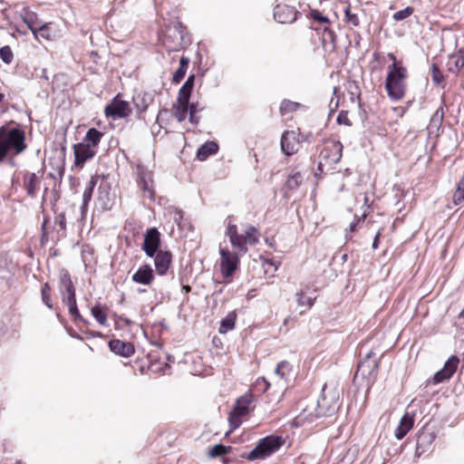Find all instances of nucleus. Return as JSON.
Listing matches in <instances>:
<instances>
[{
	"instance_id": "63",
	"label": "nucleus",
	"mask_w": 464,
	"mask_h": 464,
	"mask_svg": "<svg viewBox=\"0 0 464 464\" xmlns=\"http://www.w3.org/2000/svg\"><path fill=\"white\" fill-rule=\"evenodd\" d=\"M357 222H359V220H357L356 222H353V223L350 225V227H349L350 232H353V231L355 230V227H356Z\"/></svg>"
},
{
	"instance_id": "48",
	"label": "nucleus",
	"mask_w": 464,
	"mask_h": 464,
	"mask_svg": "<svg viewBox=\"0 0 464 464\" xmlns=\"http://www.w3.org/2000/svg\"><path fill=\"white\" fill-rule=\"evenodd\" d=\"M431 78L435 84H440L444 80L442 72L435 63L431 65Z\"/></svg>"
},
{
	"instance_id": "8",
	"label": "nucleus",
	"mask_w": 464,
	"mask_h": 464,
	"mask_svg": "<svg viewBox=\"0 0 464 464\" xmlns=\"http://www.w3.org/2000/svg\"><path fill=\"white\" fill-rule=\"evenodd\" d=\"M59 290L62 295L63 303L72 302L76 299L75 287L71 276L66 269H62L59 274Z\"/></svg>"
},
{
	"instance_id": "22",
	"label": "nucleus",
	"mask_w": 464,
	"mask_h": 464,
	"mask_svg": "<svg viewBox=\"0 0 464 464\" xmlns=\"http://www.w3.org/2000/svg\"><path fill=\"white\" fill-rule=\"evenodd\" d=\"M194 82L195 75H189L186 82H184V84L179 89L177 100L181 101L183 103H188L191 92L194 86Z\"/></svg>"
},
{
	"instance_id": "21",
	"label": "nucleus",
	"mask_w": 464,
	"mask_h": 464,
	"mask_svg": "<svg viewBox=\"0 0 464 464\" xmlns=\"http://www.w3.org/2000/svg\"><path fill=\"white\" fill-rule=\"evenodd\" d=\"M413 417L410 416L408 413L404 414L401 419L400 424L395 430V438L397 440L403 439L413 427Z\"/></svg>"
},
{
	"instance_id": "47",
	"label": "nucleus",
	"mask_w": 464,
	"mask_h": 464,
	"mask_svg": "<svg viewBox=\"0 0 464 464\" xmlns=\"http://www.w3.org/2000/svg\"><path fill=\"white\" fill-rule=\"evenodd\" d=\"M412 13H413V8L411 6H407L404 9L394 13L392 17L395 21H402V20L408 18L409 16H411L412 14Z\"/></svg>"
},
{
	"instance_id": "35",
	"label": "nucleus",
	"mask_w": 464,
	"mask_h": 464,
	"mask_svg": "<svg viewBox=\"0 0 464 464\" xmlns=\"http://www.w3.org/2000/svg\"><path fill=\"white\" fill-rule=\"evenodd\" d=\"M92 315L102 325L107 323V314L100 305H95L91 309Z\"/></svg>"
},
{
	"instance_id": "42",
	"label": "nucleus",
	"mask_w": 464,
	"mask_h": 464,
	"mask_svg": "<svg viewBox=\"0 0 464 464\" xmlns=\"http://www.w3.org/2000/svg\"><path fill=\"white\" fill-rule=\"evenodd\" d=\"M50 290H51V287H50L49 284L45 283L41 289V296H42V300L44 303V304L49 309H53V304H52L51 298H50Z\"/></svg>"
},
{
	"instance_id": "19",
	"label": "nucleus",
	"mask_w": 464,
	"mask_h": 464,
	"mask_svg": "<svg viewBox=\"0 0 464 464\" xmlns=\"http://www.w3.org/2000/svg\"><path fill=\"white\" fill-rule=\"evenodd\" d=\"M433 440L434 436L432 433L425 431L420 432L417 435L415 455L420 457L426 452L430 449Z\"/></svg>"
},
{
	"instance_id": "5",
	"label": "nucleus",
	"mask_w": 464,
	"mask_h": 464,
	"mask_svg": "<svg viewBox=\"0 0 464 464\" xmlns=\"http://www.w3.org/2000/svg\"><path fill=\"white\" fill-rule=\"evenodd\" d=\"M339 408V394L337 392H329L327 394H324L317 401L316 416H331Z\"/></svg>"
},
{
	"instance_id": "26",
	"label": "nucleus",
	"mask_w": 464,
	"mask_h": 464,
	"mask_svg": "<svg viewBox=\"0 0 464 464\" xmlns=\"http://www.w3.org/2000/svg\"><path fill=\"white\" fill-rule=\"evenodd\" d=\"M237 319V314L235 312H229L225 318H223L220 322V326L218 328V333L221 334H227L228 331H231L235 327V323Z\"/></svg>"
},
{
	"instance_id": "14",
	"label": "nucleus",
	"mask_w": 464,
	"mask_h": 464,
	"mask_svg": "<svg viewBox=\"0 0 464 464\" xmlns=\"http://www.w3.org/2000/svg\"><path fill=\"white\" fill-rule=\"evenodd\" d=\"M297 11L289 5H276L274 9L275 20L280 24H291L296 20Z\"/></svg>"
},
{
	"instance_id": "50",
	"label": "nucleus",
	"mask_w": 464,
	"mask_h": 464,
	"mask_svg": "<svg viewBox=\"0 0 464 464\" xmlns=\"http://www.w3.org/2000/svg\"><path fill=\"white\" fill-rule=\"evenodd\" d=\"M443 117H444V112H443V109L440 107L439 108L435 113L433 114V116L431 117L430 119V122L432 124H434V126H439L440 125L442 120H443Z\"/></svg>"
},
{
	"instance_id": "29",
	"label": "nucleus",
	"mask_w": 464,
	"mask_h": 464,
	"mask_svg": "<svg viewBox=\"0 0 464 464\" xmlns=\"http://www.w3.org/2000/svg\"><path fill=\"white\" fill-rule=\"evenodd\" d=\"M252 399L250 395H245L237 400L233 411L245 416L248 412V407Z\"/></svg>"
},
{
	"instance_id": "20",
	"label": "nucleus",
	"mask_w": 464,
	"mask_h": 464,
	"mask_svg": "<svg viewBox=\"0 0 464 464\" xmlns=\"http://www.w3.org/2000/svg\"><path fill=\"white\" fill-rule=\"evenodd\" d=\"M154 94L151 92H140L133 97V102L138 111L143 112L153 102Z\"/></svg>"
},
{
	"instance_id": "9",
	"label": "nucleus",
	"mask_w": 464,
	"mask_h": 464,
	"mask_svg": "<svg viewBox=\"0 0 464 464\" xmlns=\"http://www.w3.org/2000/svg\"><path fill=\"white\" fill-rule=\"evenodd\" d=\"M131 112L130 104L128 102L122 101L119 98V95L114 97L110 104L104 109V113L107 117L112 119H120L128 117Z\"/></svg>"
},
{
	"instance_id": "2",
	"label": "nucleus",
	"mask_w": 464,
	"mask_h": 464,
	"mask_svg": "<svg viewBox=\"0 0 464 464\" xmlns=\"http://www.w3.org/2000/svg\"><path fill=\"white\" fill-rule=\"evenodd\" d=\"M24 131L20 128L0 127V161H3L9 152L20 154L26 149Z\"/></svg>"
},
{
	"instance_id": "36",
	"label": "nucleus",
	"mask_w": 464,
	"mask_h": 464,
	"mask_svg": "<svg viewBox=\"0 0 464 464\" xmlns=\"http://www.w3.org/2000/svg\"><path fill=\"white\" fill-rule=\"evenodd\" d=\"M303 181V176L300 172H295L290 175L286 180V187L289 189H296Z\"/></svg>"
},
{
	"instance_id": "12",
	"label": "nucleus",
	"mask_w": 464,
	"mask_h": 464,
	"mask_svg": "<svg viewBox=\"0 0 464 464\" xmlns=\"http://www.w3.org/2000/svg\"><path fill=\"white\" fill-rule=\"evenodd\" d=\"M221 272L224 277L231 276L237 267L238 258L227 248H220Z\"/></svg>"
},
{
	"instance_id": "32",
	"label": "nucleus",
	"mask_w": 464,
	"mask_h": 464,
	"mask_svg": "<svg viewBox=\"0 0 464 464\" xmlns=\"http://www.w3.org/2000/svg\"><path fill=\"white\" fill-rule=\"evenodd\" d=\"M291 371H292V366H291L290 362L287 361H282L277 364V366L275 370V372L281 379H285L289 375Z\"/></svg>"
},
{
	"instance_id": "23",
	"label": "nucleus",
	"mask_w": 464,
	"mask_h": 464,
	"mask_svg": "<svg viewBox=\"0 0 464 464\" xmlns=\"http://www.w3.org/2000/svg\"><path fill=\"white\" fill-rule=\"evenodd\" d=\"M218 150V145L215 141H207L201 145L197 151V158L199 160H205L209 156L214 155Z\"/></svg>"
},
{
	"instance_id": "41",
	"label": "nucleus",
	"mask_w": 464,
	"mask_h": 464,
	"mask_svg": "<svg viewBox=\"0 0 464 464\" xmlns=\"http://www.w3.org/2000/svg\"><path fill=\"white\" fill-rule=\"evenodd\" d=\"M335 38H336V34L334 31H332L329 28H324V34H323V39H322L324 47L325 48V42L329 41L331 44V50L332 51L334 50Z\"/></svg>"
},
{
	"instance_id": "52",
	"label": "nucleus",
	"mask_w": 464,
	"mask_h": 464,
	"mask_svg": "<svg viewBox=\"0 0 464 464\" xmlns=\"http://www.w3.org/2000/svg\"><path fill=\"white\" fill-rule=\"evenodd\" d=\"M187 70L185 68H178L172 77L174 83H179L185 76Z\"/></svg>"
},
{
	"instance_id": "16",
	"label": "nucleus",
	"mask_w": 464,
	"mask_h": 464,
	"mask_svg": "<svg viewBox=\"0 0 464 464\" xmlns=\"http://www.w3.org/2000/svg\"><path fill=\"white\" fill-rule=\"evenodd\" d=\"M298 140L295 131H285L281 137V150L287 155H294L298 150Z\"/></svg>"
},
{
	"instance_id": "18",
	"label": "nucleus",
	"mask_w": 464,
	"mask_h": 464,
	"mask_svg": "<svg viewBox=\"0 0 464 464\" xmlns=\"http://www.w3.org/2000/svg\"><path fill=\"white\" fill-rule=\"evenodd\" d=\"M133 282L150 285L154 279V271L150 265L141 266L131 276Z\"/></svg>"
},
{
	"instance_id": "39",
	"label": "nucleus",
	"mask_w": 464,
	"mask_h": 464,
	"mask_svg": "<svg viewBox=\"0 0 464 464\" xmlns=\"http://www.w3.org/2000/svg\"><path fill=\"white\" fill-rule=\"evenodd\" d=\"M256 233H257V229L253 226L249 227L246 230L245 235H243V236H244V238L246 239V244L256 245L258 242V237L256 236Z\"/></svg>"
},
{
	"instance_id": "49",
	"label": "nucleus",
	"mask_w": 464,
	"mask_h": 464,
	"mask_svg": "<svg viewBox=\"0 0 464 464\" xmlns=\"http://www.w3.org/2000/svg\"><path fill=\"white\" fill-rule=\"evenodd\" d=\"M300 106L299 103L291 101H284L281 103L280 110L282 112L294 111Z\"/></svg>"
},
{
	"instance_id": "7",
	"label": "nucleus",
	"mask_w": 464,
	"mask_h": 464,
	"mask_svg": "<svg viewBox=\"0 0 464 464\" xmlns=\"http://www.w3.org/2000/svg\"><path fill=\"white\" fill-rule=\"evenodd\" d=\"M161 244L160 233L157 227H150L146 230L144 234L143 243L141 249L144 251L147 256L153 257L158 251Z\"/></svg>"
},
{
	"instance_id": "56",
	"label": "nucleus",
	"mask_w": 464,
	"mask_h": 464,
	"mask_svg": "<svg viewBox=\"0 0 464 464\" xmlns=\"http://www.w3.org/2000/svg\"><path fill=\"white\" fill-rule=\"evenodd\" d=\"M337 122L339 124H344L346 126H350L351 125V121L347 118L346 114L343 113V111L339 113V115L337 117Z\"/></svg>"
},
{
	"instance_id": "64",
	"label": "nucleus",
	"mask_w": 464,
	"mask_h": 464,
	"mask_svg": "<svg viewBox=\"0 0 464 464\" xmlns=\"http://www.w3.org/2000/svg\"><path fill=\"white\" fill-rule=\"evenodd\" d=\"M182 289L185 291L186 294L191 291V287L189 285H183Z\"/></svg>"
},
{
	"instance_id": "51",
	"label": "nucleus",
	"mask_w": 464,
	"mask_h": 464,
	"mask_svg": "<svg viewBox=\"0 0 464 464\" xmlns=\"http://www.w3.org/2000/svg\"><path fill=\"white\" fill-rule=\"evenodd\" d=\"M311 16L314 20L322 23V24H328L329 19L328 17L323 15L318 10H313L311 13Z\"/></svg>"
},
{
	"instance_id": "28",
	"label": "nucleus",
	"mask_w": 464,
	"mask_h": 464,
	"mask_svg": "<svg viewBox=\"0 0 464 464\" xmlns=\"http://www.w3.org/2000/svg\"><path fill=\"white\" fill-rule=\"evenodd\" d=\"M150 178V173H146L144 169L140 166H138V179L137 182L139 187L147 191L149 193V197L151 198L153 196V191L149 186L148 179Z\"/></svg>"
},
{
	"instance_id": "44",
	"label": "nucleus",
	"mask_w": 464,
	"mask_h": 464,
	"mask_svg": "<svg viewBox=\"0 0 464 464\" xmlns=\"http://www.w3.org/2000/svg\"><path fill=\"white\" fill-rule=\"evenodd\" d=\"M0 58L6 64H9L13 61L14 54L10 46L5 45L0 48Z\"/></svg>"
},
{
	"instance_id": "37",
	"label": "nucleus",
	"mask_w": 464,
	"mask_h": 464,
	"mask_svg": "<svg viewBox=\"0 0 464 464\" xmlns=\"http://www.w3.org/2000/svg\"><path fill=\"white\" fill-rule=\"evenodd\" d=\"M344 22L353 26H359L360 20L356 14L352 13L351 6L347 5L344 9Z\"/></svg>"
},
{
	"instance_id": "24",
	"label": "nucleus",
	"mask_w": 464,
	"mask_h": 464,
	"mask_svg": "<svg viewBox=\"0 0 464 464\" xmlns=\"http://www.w3.org/2000/svg\"><path fill=\"white\" fill-rule=\"evenodd\" d=\"M447 66L450 72L458 74L464 66V54L461 52L451 54L449 57Z\"/></svg>"
},
{
	"instance_id": "46",
	"label": "nucleus",
	"mask_w": 464,
	"mask_h": 464,
	"mask_svg": "<svg viewBox=\"0 0 464 464\" xmlns=\"http://www.w3.org/2000/svg\"><path fill=\"white\" fill-rule=\"evenodd\" d=\"M241 417L243 416L234 412L233 411L229 413L228 421L231 427L229 432L237 429L241 425Z\"/></svg>"
},
{
	"instance_id": "6",
	"label": "nucleus",
	"mask_w": 464,
	"mask_h": 464,
	"mask_svg": "<svg viewBox=\"0 0 464 464\" xmlns=\"http://www.w3.org/2000/svg\"><path fill=\"white\" fill-rule=\"evenodd\" d=\"M183 40V29L179 24H175L168 27L162 43L169 52H176L182 48Z\"/></svg>"
},
{
	"instance_id": "43",
	"label": "nucleus",
	"mask_w": 464,
	"mask_h": 464,
	"mask_svg": "<svg viewBox=\"0 0 464 464\" xmlns=\"http://www.w3.org/2000/svg\"><path fill=\"white\" fill-rule=\"evenodd\" d=\"M64 304H66L68 306L70 314L75 320L84 322V319L82 318V316L79 313V310H78V307H77L76 299L74 301H72V302H67Z\"/></svg>"
},
{
	"instance_id": "1",
	"label": "nucleus",
	"mask_w": 464,
	"mask_h": 464,
	"mask_svg": "<svg viewBox=\"0 0 464 464\" xmlns=\"http://www.w3.org/2000/svg\"><path fill=\"white\" fill-rule=\"evenodd\" d=\"M388 69L385 80V89L388 97L393 102L400 101L404 97L407 90V69L401 63H392Z\"/></svg>"
},
{
	"instance_id": "57",
	"label": "nucleus",
	"mask_w": 464,
	"mask_h": 464,
	"mask_svg": "<svg viewBox=\"0 0 464 464\" xmlns=\"http://www.w3.org/2000/svg\"><path fill=\"white\" fill-rule=\"evenodd\" d=\"M57 225L60 227L61 229H65L66 227V218L64 214H60L56 220Z\"/></svg>"
},
{
	"instance_id": "31",
	"label": "nucleus",
	"mask_w": 464,
	"mask_h": 464,
	"mask_svg": "<svg viewBox=\"0 0 464 464\" xmlns=\"http://www.w3.org/2000/svg\"><path fill=\"white\" fill-rule=\"evenodd\" d=\"M97 179L95 177H92L90 181L88 182V185L86 186L83 194H82V210L85 209L88 203L91 201L92 197L93 189L96 186Z\"/></svg>"
},
{
	"instance_id": "45",
	"label": "nucleus",
	"mask_w": 464,
	"mask_h": 464,
	"mask_svg": "<svg viewBox=\"0 0 464 464\" xmlns=\"http://www.w3.org/2000/svg\"><path fill=\"white\" fill-rule=\"evenodd\" d=\"M229 447H226L222 444L215 445L208 452L211 458L226 455L228 452Z\"/></svg>"
},
{
	"instance_id": "60",
	"label": "nucleus",
	"mask_w": 464,
	"mask_h": 464,
	"mask_svg": "<svg viewBox=\"0 0 464 464\" xmlns=\"http://www.w3.org/2000/svg\"><path fill=\"white\" fill-rule=\"evenodd\" d=\"M381 233L378 232L373 239V242H372V248L373 249H376L378 247V245H379V237H380Z\"/></svg>"
},
{
	"instance_id": "13",
	"label": "nucleus",
	"mask_w": 464,
	"mask_h": 464,
	"mask_svg": "<svg viewBox=\"0 0 464 464\" xmlns=\"http://www.w3.org/2000/svg\"><path fill=\"white\" fill-rule=\"evenodd\" d=\"M75 166L82 168L84 163L92 159L96 154V150H92L89 145L82 141L73 146Z\"/></svg>"
},
{
	"instance_id": "11",
	"label": "nucleus",
	"mask_w": 464,
	"mask_h": 464,
	"mask_svg": "<svg viewBox=\"0 0 464 464\" xmlns=\"http://www.w3.org/2000/svg\"><path fill=\"white\" fill-rule=\"evenodd\" d=\"M375 353L371 351L366 353L365 358L358 364L356 374H361L362 377L368 376L369 379L375 378L379 366V359L373 358Z\"/></svg>"
},
{
	"instance_id": "58",
	"label": "nucleus",
	"mask_w": 464,
	"mask_h": 464,
	"mask_svg": "<svg viewBox=\"0 0 464 464\" xmlns=\"http://www.w3.org/2000/svg\"><path fill=\"white\" fill-rule=\"evenodd\" d=\"M188 63L189 59L188 57L182 56L179 61V68H185L187 70Z\"/></svg>"
},
{
	"instance_id": "15",
	"label": "nucleus",
	"mask_w": 464,
	"mask_h": 464,
	"mask_svg": "<svg viewBox=\"0 0 464 464\" xmlns=\"http://www.w3.org/2000/svg\"><path fill=\"white\" fill-rule=\"evenodd\" d=\"M153 257L157 274L160 276L166 275L172 263V254L170 251L160 250Z\"/></svg>"
},
{
	"instance_id": "54",
	"label": "nucleus",
	"mask_w": 464,
	"mask_h": 464,
	"mask_svg": "<svg viewBox=\"0 0 464 464\" xmlns=\"http://www.w3.org/2000/svg\"><path fill=\"white\" fill-rule=\"evenodd\" d=\"M203 109L204 108L201 107L198 102H192V103L188 102L189 114H193V113L197 114L198 112L203 111Z\"/></svg>"
},
{
	"instance_id": "40",
	"label": "nucleus",
	"mask_w": 464,
	"mask_h": 464,
	"mask_svg": "<svg viewBox=\"0 0 464 464\" xmlns=\"http://www.w3.org/2000/svg\"><path fill=\"white\" fill-rule=\"evenodd\" d=\"M295 297H296L297 304L299 306L306 305L308 307H312L314 305V299H313L311 297H304V294L302 290L298 291L295 294Z\"/></svg>"
},
{
	"instance_id": "38",
	"label": "nucleus",
	"mask_w": 464,
	"mask_h": 464,
	"mask_svg": "<svg viewBox=\"0 0 464 464\" xmlns=\"http://www.w3.org/2000/svg\"><path fill=\"white\" fill-rule=\"evenodd\" d=\"M35 39L42 37L44 39L49 40L51 38V31L46 24H41L33 33Z\"/></svg>"
},
{
	"instance_id": "62",
	"label": "nucleus",
	"mask_w": 464,
	"mask_h": 464,
	"mask_svg": "<svg viewBox=\"0 0 464 464\" xmlns=\"http://www.w3.org/2000/svg\"><path fill=\"white\" fill-rule=\"evenodd\" d=\"M41 78H44V80L48 81L49 77H48V75H47V71H46V69H43V70H42Z\"/></svg>"
},
{
	"instance_id": "53",
	"label": "nucleus",
	"mask_w": 464,
	"mask_h": 464,
	"mask_svg": "<svg viewBox=\"0 0 464 464\" xmlns=\"http://www.w3.org/2000/svg\"><path fill=\"white\" fill-rule=\"evenodd\" d=\"M464 200V191L457 188L453 195V202L455 205L460 204Z\"/></svg>"
},
{
	"instance_id": "17",
	"label": "nucleus",
	"mask_w": 464,
	"mask_h": 464,
	"mask_svg": "<svg viewBox=\"0 0 464 464\" xmlns=\"http://www.w3.org/2000/svg\"><path fill=\"white\" fill-rule=\"evenodd\" d=\"M110 350L121 356L130 357L134 352V346L131 343L121 341L119 339H113L109 342Z\"/></svg>"
},
{
	"instance_id": "3",
	"label": "nucleus",
	"mask_w": 464,
	"mask_h": 464,
	"mask_svg": "<svg viewBox=\"0 0 464 464\" xmlns=\"http://www.w3.org/2000/svg\"><path fill=\"white\" fill-rule=\"evenodd\" d=\"M283 444V440L279 436H267L262 439L253 449L247 459L249 460L265 459L276 451Z\"/></svg>"
},
{
	"instance_id": "34",
	"label": "nucleus",
	"mask_w": 464,
	"mask_h": 464,
	"mask_svg": "<svg viewBox=\"0 0 464 464\" xmlns=\"http://www.w3.org/2000/svg\"><path fill=\"white\" fill-rule=\"evenodd\" d=\"M23 21L27 25V27L31 30L32 33H34L35 31V29L39 26V24H41V23H39L37 21L36 15L31 12H27L23 16Z\"/></svg>"
},
{
	"instance_id": "27",
	"label": "nucleus",
	"mask_w": 464,
	"mask_h": 464,
	"mask_svg": "<svg viewBox=\"0 0 464 464\" xmlns=\"http://www.w3.org/2000/svg\"><path fill=\"white\" fill-rule=\"evenodd\" d=\"M40 181L36 174L29 173L24 178V187L26 188L27 194L31 197H34L37 188H39Z\"/></svg>"
},
{
	"instance_id": "25",
	"label": "nucleus",
	"mask_w": 464,
	"mask_h": 464,
	"mask_svg": "<svg viewBox=\"0 0 464 464\" xmlns=\"http://www.w3.org/2000/svg\"><path fill=\"white\" fill-rule=\"evenodd\" d=\"M102 136V132L95 128H91L88 130L84 139L82 140V142L86 145H89V147L92 150H97V147L99 146Z\"/></svg>"
},
{
	"instance_id": "4",
	"label": "nucleus",
	"mask_w": 464,
	"mask_h": 464,
	"mask_svg": "<svg viewBox=\"0 0 464 464\" xmlns=\"http://www.w3.org/2000/svg\"><path fill=\"white\" fill-rule=\"evenodd\" d=\"M343 145L340 141H330L320 153V162L318 169H323L324 165H334L341 160Z\"/></svg>"
},
{
	"instance_id": "55",
	"label": "nucleus",
	"mask_w": 464,
	"mask_h": 464,
	"mask_svg": "<svg viewBox=\"0 0 464 464\" xmlns=\"http://www.w3.org/2000/svg\"><path fill=\"white\" fill-rule=\"evenodd\" d=\"M227 235L229 238L235 237L237 235H238L237 226L234 224H228L227 228Z\"/></svg>"
},
{
	"instance_id": "10",
	"label": "nucleus",
	"mask_w": 464,
	"mask_h": 464,
	"mask_svg": "<svg viewBox=\"0 0 464 464\" xmlns=\"http://www.w3.org/2000/svg\"><path fill=\"white\" fill-rule=\"evenodd\" d=\"M459 363V359L456 355H451L445 362L443 368L433 375L431 382L433 384H438L450 380L455 373Z\"/></svg>"
},
{
	"instance_id": "61",
	"label": "nucleus",
	"mask_w": 464,
	"mask_h": 464,
	"mask_svg": "<svg viewBox=\"0 0 464 464\" xmlns=\"http://www.w3.org/2000/svg\"><path fill=\"white\" fill-rule=\"evenodd\" d=\"M458 188L464 191V175H463V178L461 179V180L459 181V185H458Z\"/></svg>"
},
{
	"instance_id": "33",
	"label": "nucleus",
	"mask_w": 464,
	"mask_h": 464,
	"mask_svg": "<svg viewBox=\"0 0 464 464\" xmlns=\"http://www.w3.org/2000/svg\"><path fill=\"white\" fill-rule=\"evenodd\" d=\"M232 246L242 253H246L247 247L246 246V242L243 235H237L235 237L229 238Z\"/></svg>"
},
{
	"instance_id": "59",
	"label": "nucleus",
	"mask_w": 464,
	"mask_h": 464,
	"mask_svg": "<svg viewBox=\"0 0 464 464\" xmlns=\"http://www.w3.org/2000/svg\"><path fill=\"white\" fill-rule=\"evenodd\" d=\"M199 121H200V119H199V117L197 116V114H195V113L189 114V121H190V123H192L194 125H198Z\"/></svg>"
},
{
	"instance_id": "30",
	"label": "nucleus",
	"mask_w": 464,
	"mask_h": 464,
	"mask_svg": "<svg viewBox=\"0 0 464 464\" xmlns=\"http://www.w3.org/2000/svg\"><path fill=\"white\" fill-rule=\"evenodd\" d=\"M174 116L178 121L181 122L186 120L188 112V103H183L177 100V103L173 104Z\"/></svg>"
}]
</instances>
